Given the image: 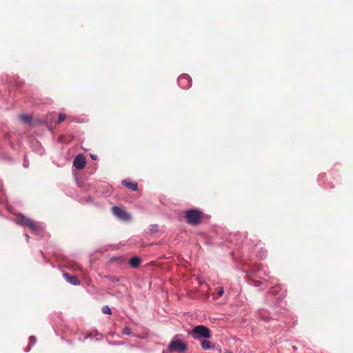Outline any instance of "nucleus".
<instances>
[{
    "label": "nucleus",
    "mask_w": 353,
    "mask_h": 353,
    "mask_svg": "<svg viewBox=\"0 0 353 353\" xmlns=\"http://www.w3.org/2000/svg\"><path fill=\"white\" fill-rule=\"evenodd\" d=\"M203 213L198 210H190L185 212V220L188 223L196 225L201 223Z\"/></svg>",
    "instance_id": "obj_1"
},
{
    "label": "nucleus",
    "mask_w": 353,
    "mask_h": 353,
    "mask_svg": "<svg viewBox=\"0 0 353 353\" xmlns=\"http://www.w3.org/2000/svg\"><path fill=\"white\" fill-rule=\"evenodd\" d=\"M14 221L18 225L28 227L33 232H37L39 229V224L36 221L21 214L17 215Z\"/></svg>",
    "instance_id": "obj_2"
},
{
    "label": "nucleus",
    "mask_w": 353,
    "mask_h": 353,
    "mask_svg": "<svg viewBox=\"0 0 353 353\" xmlns=\"http://www.w3.org/2000/svg\"><path fill=\"white\" fill-rule=\"evenodd\" d=\"M190 334L194 339H209L211 337L210 330L205 325L195 326L191 332H190Z\"/></svg>",
    "instance_id": "obj_3"
},
{
    "label": "nucleus",
    "mask_w": 353,
    "mask_h": 353,
    "mask_svg": "<svg viewBox=\"0 0 353 353\" xmlns=\"http://www.w3.org/2000/svg\"><path fill=\"white\" fill-rule=\"evenodd\" d=\"M188 350L186 343L180 339H172L169 343L168 351L178 352L179 353L185 352Z\"/></svg>",
    "instance_id": "obj_4"
},
{
    "label": "nucleus",
    "mask_w": 353,
    "mask_h": 353,
    "mask_svg": "<svg viewBox=\"0 0 353 353\" xmlns=\"http://www.w3.org/2000/svg\"><path fill=\"white\" fill-rule=\"evenodd\" d=\"M112 212L117 217L123 221H130L131 219V216L123 208L114 206L112 208Z\"/></svg>",
    "instance_id": "obj_5"
},
{
    "label": "nucleus",
    "mask_w": 353,
    "mask_h": 353,
    "mask_svg": "<svg viewBox=\"0 0 353 353\" xmlns=\"http://www.w3.org/2000/svg\"><path fill=\"white\" fill-rule=\"evenodd\" d=\"M86 160L83 154H78L73 161V165L78 170L84 168Z\"/></svg>",
    "instance_id": "obj_6"
},
{
    "label": "nucleus",
    "mask_w": 353,
    "mask_h": 353,
    "mask_svg": "<svg viewBox=\"0 0 353 353\" xmlns=\"http://www.w3.org/2000/svg\"><path fill=\"white\" fill-rule=\"evenodd\" d=\"M63 276L68 283L72 285H79L81 283V281L75 276L70 275V274L66 272L64 273Z\"/></svg>",
    "instance_id": "obj_7"
},
{
    "label": "nucleus",
    "mask_w": 353,
    "mask_h": 353,
    "mask_svg": "<svg viewBox=\"0 0 353 353\" xmlns=\"http://www.w3.org/2000/svg\"><path fill=\"white\" fill-rule=\"evenodd\" d=\"M122 184L128 188V189H130L133 191H136L138 189V185L137 183L132 182L130 180H123Z\"/></svg>",
    "instance_id": "obj_8"
},
{
    "label": "nucleus",
    "mask_w": 353,
    "mask_h": 353,
    "mask_svg": "<svg viewBox=\"0 0 353 353\" xmlns=\"http://www.w3.org/2000/svg\"><path fill=\"white\" fill-rule=\"evenodd\" d=\"M140 263H141V259L138 256H134V257L131 258L129 261V264L133 268H138L139 265H140Z\"/></svg>",
    "instance_id": "obj_9"
},
{
    "label": "nucleus",
    "mask_w": 353,
    "mask_h": 353,
    "mask_svg": "<svg viewBox=\"0 0 353 353\" xmlns=\"http://www.w3.org/2000/svg\"><path fill=\"white\" fill-rule=\"evenodd\" d=\"M179 82L180 84H184L187 83V88L190 86L191 84V79H190V77L188 75L181 76L179 79Z\"/></svg>",
    "instance_id": "obj_10"
},
{
    "label": "nucleus",
    "mask_w": 353,
    "mask_h": 353,
    "mask_svg": "<svg viewBox=\"0 0 353 353\" xmlns=\"http://www.w3.org/2000/svg\"><path fill=\"white\" fill-rule=\"evenodd\" d=\"M201 345L203 350H210L214 347V345L208 340H203L201 343Z\"/></svg>",
    "instance_id": "obj_11"
},
{
    "label": "nucleus",
    "mask_w": 353,
    "mask_h": 353,
    "mask_svg": "<svg viewBox=\"0 0 353 353\" xmlns=\"http://www.w3.org/2000/svg\"><path fill=\"white\" fill-rule=\"evenodd\" d=\"M20 120L25 123H30L32 121V117L28 114H22L19 117Z\"/></svg>",
    "instance_id": "obj_12"
},
{
    "label": "nucleus",
    "mask_w": 353,
    "mask_h": 353,
    "mask_svg": "<svg viewBox=\"0 0 353 353\" xmlns=\"http://www.w3.org/2000/svg\"><path fill=\"white\" fill-rule=\"evenodd\" d=\"M102 312L104 314H112V311H111L110 308L108 305L103 306L102 307Z\"/></svg>",
    "instance_id": "obj_13"
},
{
    "label": "nucleus",
    "mask_w": 353,
    "mask_h": 353,
    "mask_svg": "<svg viewBox=\"0 0 353 353\" xmlns=\"http://www.w3.org/2000/svg\"><path fill=\"white\" fill-rule=\"evenodd\" d=\"M122 334H127V335H130L132 334V330L130 327H125L123 330H122Z\"/></svg>",
    "instance_id": "obj_14"
},
{
    "label": "nucleus",
    "mask_w": 353,
    "mask_h": 353,
    "mask_svg": "<svg viewBox=\"0 0 353 353\" xmlns=\"http://www.w3.org/2000/svg\"><path fill=\"white\" fill-rule=\"evenodd\" d=\"M66 118V115L63 113H60L59 115V119H58V121L57 123H62Z\"/></svg>",
    "instance_id": "obj_15"
},
{
    "label": "nucleus",
    "mask_w": 353,
    "mask_h": 353,
    "mask_svg": "<svg viewBox=\"0 0 353 353\" xmlns=\"http://www.w3.org/2000/svg\"><path fill=\"white\" fill-rule=\"evenodd\" d=\"M259 257H260L261 259H263V258H265V257H266V256H267V255H268V252H267V251H266V250H261V251H260V252H259Z\"/></svg>",
    "instance_id": "obj_16"
},
{
    "label": "nucleus",
    "mask_w": 353,
    "mask_h": 353,
    "mask_svg": "<svg viewBox=\"0 0 353 353\" xmlns=\"http://www.w3.org/2000/svg\"><path fill=\"white\" fill-rule=\"evenodd\" d=\"M224 290L223 288H220L216 294V299L221 297L223 294Z\"/></svg>",
    "instance_id": "obj_17"
},
{
    "label": "nucleus",
    "mask_w": 353,
    "mask_h": 353,
    "mask_svg": "<svg viewBox=\"0 0 353 353\" xmlns=\"http://www.w3.org/2000/svg\"><path fill=\"white\" fill-rule=\"evenodd\" d=\"M29 340H30V343L32 344L36 341V338L33 336H31L30 337Z\"/></svg>",
    "instance_id": "obj_18"
},
{
    "label": "nucleus",
    "mask_w": 353,
    "mask_h": 353,
    "mask_svg": "<svg viewBox=\"0 0 353 353\" xmlns=\"http://www.w3.org/2000/svg\"><path fill=\"white\" fill-rule=\"evenodd\" d=\"M90 157L93 160H97V156L94 154H90Z\"/></svg>",
    "instance_id": "obj_19"
},
{
    "label": "nucleus",
    "mask_w": 353,
    "mask_h": 353,
    "mask_svg": "<svg viewBox=\"0 0 353 353\" xmlns=\"http://www.w3.org/2000/svg\"><path fill=\"white\" fill-rule=\"evenodd\" d=\"M112 281H118V279H115V278H112Z\"/></svg>",
    "instance_id": "obj_20"
},
{
    "label": "nucleus",
    "mask_w": 353,
    "mask_h": 353,
    "mask_svg": "<svg viewBox=\"0 0 353 353\" xmlns=\"http://www.w3.org/2000/svg\"><path fill=\"white\" fill-rule=\"evenodd\" d=\"M276 291H277L276 290H272V291H271V293L274 294Z\"/></svg>",
    "instance_id": "obj_21"
},
{
    "label": "nucleus",
    "mask_w": 353,
    "mask_h": 353,
    "mask_svg": "<svg viewBox=\"0 0 353 353\" xmlns=\"http://www.w3.org/2000/svg\"><path fill=\"white\" fill-rule=\"evenodd\" d=\"M26 236L28 239L29 238V236H28V234H26Z\"/></svg>",
    "instance_id": "obj_22"
}]
</instances>
